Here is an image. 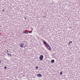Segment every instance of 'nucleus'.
Returning a JSON list of instances; mask_svg holds the SVG:
<instances>
[{
	"mask_svg": "<svg viewBox=\"0 0 80 80\" xmlns=\"http://www.w3.org/2000/svg\"><path fill=\"white\" fill-rule=\"evenodd\" d=\"M19 45L20 47H21V48H23V46H24V43L22 42L19 44Z\"/></svg>",
	"mask_w": 80,
	"mask_h": 80,
	"instance_id": "obj_1",
	"label": "nucleus"
},
{
	"mask_svg": "<svg viewBox=\"0 0 80 80\" xmlns=\"http://www.w3.org/2000/svg\"><path fill=\"white\" fill-rule=\"evenodd\" d=\"M43 56L42 55H41L39 57L40 60H43Z\"/></svg>",
	"mask_w": 80,
	"mask_h": 80,
	"instance_id": "obj_2",
	"label": "nucleus"
},
{
	"mask_svg": "<svg viewBox=\"0 0 80 80\" xmlns=\"http://www.w3.org/2000/svg\"><path fill=\"white\" fill-rule=\"evenodd\" d=\"M47 48H48V50H51V47H50V45H47Z\"/></svg>",
	"mask_w": 80,
	"mask_h": 80,
	"instance_id": "obj_3",
	"label": "nucleus"
},
{
	"mask_svg": "<svg viewBox=\"0 0 80 80\" xmlns=\"http://www.w3.org/2000/svg\"><path fill=\"white\" fill-rule=\"evenodd\" d=\"M37 77H42V74H38L37 75Z\"/></svg>",
	"mask_w": 80,
	"mask_h": 80,
	"instance_id": "obj_4",
	"label": "nucleus"
},
{
	"mask_svg": "<svg viewBox=\"0 0 80 80\" xmlns=\"http://www.w3.org/2000/svg\"><path fill=\"white\" fill-rule=\"evenodd\" d=\"M43 42H44V44H45L46 45V46H47V42H45V41H43Z\"/></svg>",
	"mask_w": 80,
	"mask_h": 80,
	"instance_id": "obj_5",
	"label": "nucleus"
},
{
	"mask_svg": "<svg viewBox=\"0 0 80 80\" xmlns=\"http://www.w3.org/2000/svg\"><path fill=\"white\" fill-rule=\"evenodd\" d=\"M54 62H55V61L54 60H52L51 61V63H53Z\"/></svg>",
	"mask_w": 80,
	"mask_h": 80,
	"instance_id": "obj_6",
	"label": "nucleus"
},
{
	"mask_svg": "<svg viewBox=\"0 0 80 80\" xmlns=\"http://www.w3.org/2000/svg\"><path fill=\"white\" fill-rule=\"evenodd\" d=\"M7 55H8V56H9V57H11V56H12V54H9V53H7Z\"/></svg>",
	"mask_w": 80,
	"mask_h": 80,
	"instance_id": "obj_7",
	"label": "nucleus"
},
{
	"mask_svg": "<svg viewBox=\"0 0 80 80\" xmlns=\"http://www.w3.org/2000/svg\"><path fill=\"white\" fill-rule=\"evenodd\" d=\"M23 33H28V32L27 31H24L23 32Z\"/></svg>",
	"mask_w": 80,
	"mask_h": 80,
	"instance_id": "obj_8",
	"label": "nucleus"
},
{
	"mask_svg": "<svg viewBox=\"0 0 80 80\" xmlns=\"http://www.w3.org/2000/svg\"><path fill=\"white\" fill-rule=\"evenodd\" d=\"M32 32V31H31L29 32V33H31Z\"/></svg>",
	"mask_w": 80,
	"mask_h": 80,
	"instance_id": "obj_9",
	"label": "nucleus"
},
{
	"mask_svg": "<svg viewBox=\"0 0 80 80\" xmlns=\"http://www.w3.org/2000/svg\"><path fill=\"white\" fill-rule=\"evenodd\" d=\"M60 75H62V72H61L60 73Z\"/></svg>",
	"mask_w": 80,
	"mask_h": 80,
	"instance_id": "obj_10",
	"label": "nucleus"
},
{
	"mask_svg": "<svg viewBox=\"0 0 80 80\" xmlns=\"http://www.w3.org/2000/svg\"><path fill=\"white\" fill-rule=\"evenodd\" d=\"M36 68L37 69H38V66H37V67H36Z\"/></svg>",
	"mask_w": 80,
	"mask_h": 80,
	"instance_id": "obj_11",
	"label": "nucleus"
},
{
	"mask_svg": "<svg viewBox=\"0 0 80 80\" xmlns=\"http://www.w3.org/2000/svg\"><path fill=\"white\" fill-rule=\"evenodd\" d=\"M4 68H5V69H7V67H6V66H5L4 67Z\"/></svg>",
	"mask_w": 80,
	"mask_h": 80,
	"instance_id": "obj_12",
	"label": "nucleus"
},
{
	"mask_svg": "<svg viewBox=\"0 0 80 80\" xmlns=\"http://www.w3.org/2000/svg\"><path fill=\"white\" fill-rule=\"evenodd\" d=\"M69 43H72V41H71L69 42Z\"/></svg>",
	"mask_w": 80,
	"mask_h": 80,
	"instance_id": "obj_13",
	"label": "nucleus"
},
{
	"mask_svg": "<svg viewBox=\"0 0 80 80\" xmlns=\"http://www.w3.org/2000/svg\"><path fill=\"white\" fill-rule=\"evenodd\" d=\"M8 50H7V53H8Z\"/></svg>",
	"mask_w": 80,
	"mask_h": 80,
	"instance_id": "obj_14",
	"label": "nucleus"
},
{
	"mask_svg": "<svg viewBox=\"0 0 80 80\" xmlns=\"http://www.w3.org/2000/svg\"><path fill=\"white\" fill-rule=\"evenodd\" d=\"M5 10L4 9H3V10H2V12H4Z\"/></svg>",
	"mask_w": 80,
	"mask_h": 80,
	"instance_id": "obj_15",
	"label": "nucleus"
},
{
	"mask_svg": "<svg viewBox=\"0 0 80 80\" xmlns=\"http://www.w3.org/2000/svg\"><path fill=\"white\" fill-rule=\"evenodd\" d=\"M69 45H70V42H69Z\"/></svg>",
	"mask_w": 80,
	"mask_h": 80,
	"instance_id": "obj_16",
	"label": "nucleus"
},
{
	"mask_svg": "<svg viewBox=\"0 0 80 80\" xmlns=\"http://www.w3.org/2000/svg\"><path fill=\"white\" fill-rule=\"evenodd\" d=\"M26 18H25V20H26Z\"/></svg>",
	"mask_w": 80,
	"mask_h": 80,
	"instance_id": "obj_17",
	"label": "nucleus"
},
{
	"mask_svg": "<svg viewBox=\"0 0 80 80\" xmlns=\"http://www.w3.org/2000/svg\"><path fill=\"white\" fill-rule=\"evenodd\" d=\"M1 63V61H0V63Z\"/></svg>",
	"mask_w": 80,
	"mask_h": 80,
	"instance_id": "obj_18",
	"label": "nucleus"
}]
</instances>
